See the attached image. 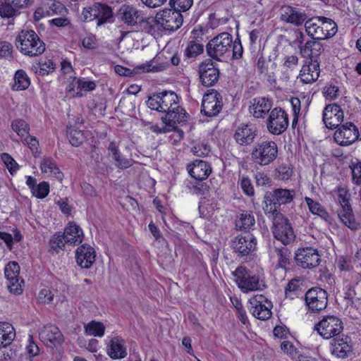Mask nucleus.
I'll return each instance as SVG.
<instances>
[{
    "instance_id": "nucleus-1",
    "label": "nucleus",
    "mask_w": 361,
    "mask_h": 361,
    "mask_svg": "<svg viewBox=\"0 0 361 361\" xmlns=\"http://www.w3.org/2000/svg\"><path fill=\"white\" fill-rule=\"evenodd\" d=\"M149 108L166 113L161 121L168 126L175 128L177 123L187 121L188 114L178 104L179 99L173 91L164 90L148 97L146 102Z\"/></svg>"
},
{
    "instance_id": "nucleus-2",
    "label": "nucleus",
    "mask_w": 361,
    "mask_h": 361,
    "mask_svg": "<svg viewBox=\"0 0 361 361\" xmlns=\"http://www.w3.org/2000/svg\"><path fill=\"white\" fill-rule=\"evenodd\" d=\"M15 45L23 55L36 57L42 55L46 46L44 41L33 30H22L15 39Z\"/></svg>"
},
{
    "instance_id": "nucleus-3",
    "label": "nucleus",
    "mask_w": 361,
    "mask_h": 361,
    "mask_svg": "<svg viewBox=\"0 0 361 361\" xmlns=\"http://www.w3.org/2000/svg\"><path fill=\"white\" fill-rule=\"evenodd\" d=\"M233 37L228 32H221L209 41L206 45L207 55L218 61H226L231 56Z\"/></svg>"
},
{
    "instance_id": "nucleus-4",
    "label": "nucleus",
    "mask_w": 361,
    "mask_h": 361,
    "mask_svg": "<svg viewBox=\"0 0 361 361\" xmlns=\"http://www.w3.org/2000/svg\"><path fill=\"white\" fill-rule=\"evenodd\" d=\"M278 155V147L275 142L263 140L254 145L251 152L252 159L256 164L267 166L272 163Z\"/></svg>"
},
{
    "instance_id": "nucleus-5",
    "label": "nucleus",
    "mask_w": 361,
    "mask_h": 361,
    "mask_svg": "<svg viewBox=\"0 0 361 361\" xmlns=\"http://www.w3.org/2000/svg\"><path fill=\"white\" fill-rule=\"evenodd\" d=\"M270 215L272 216V233L274 238L284 245L293 242L295 235L288 219L280 212H273Z\"/></svg>"
},
{
    "instance_id": "nucleus-6",
    "label": "nucleus",
    "mask_w": 361,
    "mask_h": 361,
    "mask_svg": "<svg viewBox=\"0 0 361 361\" xmlns=\"http://www.w3.org/2000/svg\"><path fill=\"white\" fill-rule=\"evenodd\" d=\"M350 194L344 188H338V201L341 205V209L338 211V216L342 223L350 228L356 230L360 224L355 220L352 208L349 204Z\"/></svg>"
},
{
    "instance_id": "nucleus-7",
    "label": "nucleus",
    "mask_w": 361,
    "mask_h": 361,
    "mask_svg": "<svg viewBox=\"0 0 361 361\" xmlns=\"http://www.w3.org/2000/svg\"><path fill=\"white\" fill-rule=\"evenodd\" d=\"M295 196L294 190L277 188L265 195L266 207L264 211L267 214H272L279 212L277 207L291 202Z\"/></svg>"
},
{
    "instance_id": "nucleus-8",
    "label": "nucleus",
    "mask_w": 361,
    "mask_h": 361,
    "mask_svg": "<svg viewBox=\"0 0 361 361\" xmlns=\"http://www.w3.org/2000/svg\"><path fill=\"white\" fill-rule=\"evenodd\" d=\"M155 23L159 29L175 31L182 25L183 16L174 8L165 9L157 13Z\"/></svg>"
},
{
    "instance_id": "nucleus-9",
    "label": "nucleus",
    "mask_w": 361,
    "mask_h": 361,
    "mask_svg": "<svg viewBox=\"0 0 361 361\" xmlns=\"http://www.w3.org/2000/svg\"><path fill=\"white\" fill-rule=\"evenodd\" d=\"M314 329L325 339L331 338L338 335L343 329L342 321L337 317L328 315L324 317Z\"/></svg>"
},
{
    "instance_id": "nucleus-10",
    "label": "nucleus",
    "mask_w": 361,
    "mask_h": 361,
    "mask_svg": "<svg viewBox=\"0 0 361 361\" xmlns=\"http://www.w3.org/2000/svg\"><path fill=\"white\" fill-rule=\"evenodd\" d=\"M305 300L308 310L312 312H319L327 306V293L321 288H310L305 293Z\"/></svg>"
},
{
    "instance_id": "nucleus-11",
    "label": "nucleus",
    "mask_w": 361,
    "mask_h": 361,
    "mask_svg": "<svg viewBox=\"0 0 361 361\" xmlns=\"http://www.w3.org/2000/svg\"><path fill=\"white\" fill-rule=\"evenodd\" d=\"M222 106L221 94L214 90H210L203 96L201 113L207 117L216 116L221 111Z\"/></svg>"
},
{
    "instance_id": "nucleus-12",
    "label": "nucleus",
    "mask_w": 361,
    "mask_h": 361,
    "mask_svg": "<svg viewBox=\"0 0 361 361\" xmlns=\"http://www.w3.org/2000/svg\"><path fill=\"white\" fill-rule=\"evenodd\" d=\"M233 274L235 277L236 283L243 292L261 290L259 277L250 275L245 267H238Z\"/></svg>"
},
{
    "instance_id": "nucleus-13",
    "label": "nucleus",
    "mask_w": 361,
    "mask_h": 361,
    "mask_svg": "<svg viewBox=\"0 0 361 361\" xmlns=\"http://www.w3.org/2000/svg\"><path fill=\"white\" fill-rule=\"evenodd\" d=\"M295 260L297 265L302 269H313L319 264L321 257L317 250L307 247L296 251Z\"/></svg>"
},
{
    "instance_id": "nucleus-14",
    "label": "nucleus",
    "mask_w": 361,
    "mask_h": 361,
    "mask_svg": "<svg viewBox=\"0 0 361 361\" xmlns=\"http://www.w3.org/2000/svg\"><path fill=\"white\" fill-rule=\"evenodd\" d=\"M250 311L252 315L260 320H266L271 316V304L262 295H256L249 300Z\"/></svg>"
},
{
    "instance_id": "nucleus-15",
    "label": "nucleus",
    "mask_w": 361,
    "mask_h": 361,
    "mask_svg": "<svg viewBox=\"0 0 361 361\" xmlns=\"http://www.w3.org/2000/svg\"><path fill=\"white\" fill-rule=\"evenodd\" d=\"M68 13V9L61 2L56 0H44L40 6L37 8L34 16L36 19H40L54 15L66 16Z\"/></svg>"
},
{
    "instance_id": "nucleus-16",
    "label": "nucleus",
    "mask_w": 361,
    "mask_h": 361,
    "mask_svg": "<svg viewBox=\"0 0 361 361\" xmlns=\"http://www.w3.org/2000/svg\"><path fill=\"white\" fill-rule=\"evenodd\" d=\"M359 135V130L355 124L348 122L340 126L336 130L334 138L339 145L347 146L357 140Z\"/></svg>"
},
{
    "instance_id": "nucleus-17",
    "label": "nucleus",
    "mask_w": 361,
    "mask_h": 361,
    "mask_svg": "<svg viewBox=\"0 0 361 361\" xmlns=\"http://www.w3.org/2000/svg\"><path fill=\"white\" fill-rule=\"evenodd\" d=\"M288 126V116L281 108L274 109L269 116L267 128L274 135H280L284 132Z\"/></svg>"
},
{
    "instance_id": "nucleus-18",
    "label": "nucleus",
    "mask_w": 361,
    "mask_h": 361,
    "mask_svg": "<svg viewBox=\"0 0 361 361\" xmlns=\"http://www.w3.org/2000/svg\"><path fill=\"white\" fill-rule=\"evenodd\" d=\"M198 73L201 83L205 87L213 86L219 78V70L211 59L200 64Z\"/></svg>"
},
{
    "instance_id": "nucleus-19",
    "label": "nucleus",
    "mask_w": 361,
    "mask_h": 361,
    "mask_svg": "<svg viewBox=\"0 0 361 361\" xmlns=\"http://www.w3.org/2000/svg\"><path fill=\"white\" fill-rule=\"evenodd\" d=\"M257 240L250 233L238 235L232 241L233 251L240 257L252 254L255 250Z\"/></svg>"
},
{
    "instance_id": "nucleus-20",
    "label": "nucleus",
    "mask_w": 361,
    "mask_h": 361,
    "mask_svg": "<svg viewBox=\"0 0 361 361\" xmlns=\"http://www.w3.org/2000/svg\"><path fill=\"white\" fill-rule=\"evenodd\" d=\"M118 18L128 27H135L144 22V16L141 11L130 5H123L118 11Z\"/></svg>"
},
{
    "instance_id": "nucleus-21",
    "label": "nucleus",
    "mask_w": 361,
    "mask_h": 361,
    "mask_svg": "<svg viewBox=\"0 0 361 361\" xmlns=\"http://www.w3.org/2000/svg\"><path fill=\"white\" fill-rule=\"evenodd\" d=\"M343 121V111L336 104L326 105L323 111V121L326 128L334 129L340 126Z\"/></svg>"
},
{
    "instance_id": "nucleus-22",
    "label": "nucleus",
    "mask_w": 361,
    "mask_h": 361,
    "mask_svg": "<svg viewBox=\"0 0 361 361\" xmlns=\"http://www.w3.org/2000/svg\"><path fill=\"white\" fill-rule=\"evenodd\" d=\"M40 341L49 347L59 345L63 341V336L60 329L54 324L44 326L39 333Z\"/></svg>"
},
{
    "instance_id": "nucleus-23",
    "label": "nucleus",
    "mask_w": 361,
    "mask_h": 361,
    "mask_svg": "<svg viewBox=\"0 0 361 361\" xmlns=\"http://www.w3.org/2000/svg\"><path fill=\"white\" fill-rule=\"evenodd\" d=\"M39 169L43 176L47 178H54L60 182L64 178L56 160L51 157H44L40 161Z\"/></svg>"
},
{
    "instance_id": "nucleus-24",
    "label": "nucleus",
    "mask_w": 361,
    "mask_h": 361,
    "mask_svg": "<svg viewBox=\"0 0 361 361\" xmlns=\"http://www.w3.org/2000/svg\"><path fill=\"white\" fill-rule=\"evenodd\" d=\"M307 18L306 13L297 8L283 6L281 8V19L294 25H301L304 22L305 23Z\"/></svg>"
},
{
    "instance_id": "nucleus-25",
    "label": "nucleus",
    "mask_w": 361,
    "mask_h": 361,
    "mask_svg": "<svg viewBox=\"0 0 361 361\" xmlns=\"http://www.w3.org/2000/svg\"><path fill=\"white\" fill-rule=\"evenodd\" d=\"M272 101L268 98L255 97L250 102V113L257 118H264L272 107Z\"/></svg>"
},
{
    "instance_id": "nucleus-26",
    "label": "nucleus",
    "mask_w": 361,
    "mask_h": 361,
    "mask_svg": "<svg viewBox=\"0 0 361 361\" xmlns=\"http://www.w3.org/2000/svg\"><path fill=\"white\" fill-rule=\"evenodd\" d=\"M187 170L192 178L197 180H203L211 173L212 167L207 161L196 159L187 166Z\"/></svg>"
},
{
    "instance_id": "nucleus-27",
    "label": "nucleus",
    "mask_w": 361,
    "mask_h": 361,
    "mask_svg": "<svg viewBox=\"0 0 361 361\" xmlns=\"http://www.w3.org/2000/svg\"><path fill=\"white\" fill-rule=\"evenodd\" d=\"M94 20H97V26L99 27L106 23L112 22L113 11L111 8L104 4L94 3L92 7Z\"/></svg>"
},
{
    "instance_id": "nucleus-28",
    "label": "nucleus",
    "mask_w": 361,
    "mask_h": 361,
    "mask_svg": "<svg viewBox=\"0 0 361 361\" xmlns=\"http://www.w3.org/2000/svg\"><path fill=\"white\" fill-rule=\"evenodd\" d=\"M25 183L30 190L32 195L37 199H44L48 196L50 192V185L47 181L37 183V180L32 176H26Z\"/></svg>"
},
{
    "instance_id": "nucleus-29",
    "label": "nucleus",
    "mask_w": 361,
    "mask_h": 361,
    "mask_svg": "<svg viewBox=\"0 0 361 361\" xmlns=\"http://www.w3.org/2000/svg\"><path fill=\"white\" fill-rule=\"evenodd\" d=\"M332 354L339 358H345L353 353L351 339L348 336L332 340Z\"/></svg>"
},
{
    "instance_id": "nucleus-30",
    "label": "nucleus",
    "mask_w": 361,
    "mask_h": 361,
    "mask_svg": "<svg viewBox=\"0 0 361 361\" xmlns=\"http://www.w3.org/2000/svg\"><path fill=\"white\" fill-rule=\"evenodd\" d=\"M320 73L319 65L317 61H311L305 64L300 72V78L303 83H312L315 82Z\"/></svg>"
},
{
    "instance_id": "nucleus-31",
    "label": "nucleus",
    "mask_w": 361,
    "mask_h": 361,
    "mask_svg": "<svg viewBox=\"0 0 361 361\" xmlns=\"http://www.w3.org/2000/svg\"><path fill=\"white\" fill-rule=\"evenodd\" d=\"M125 344V341L122 338L119 336L112 338L107 346V353L109 357L114 360L124 358L127 355Z\"/></svg>"
},
{
    "instance_id": "nucleus-32",
    "label": "nucleus",
    "mask_w": 361,
    "mask_h": 361,
    "mask_svg": "<svg viewBox=\"0 0 361 361\" xmlns=\"http://www.w3.org/2000/svg\"><path fill=\"white\" fill-rule=\"evenodd\" d=\"M256 130L254 127L243 125L238 127L234 134L236 142L240 145H250L256 137Z\"/></svg>"
},
{
    "instance_id": "nucleus-33",
    "label": "nucleus",
    "mask_w": 361,
    "mask_h": 361,
    "mask_svg": "<svg viewBox=\"0 0 361 361\" xmlns=\"http://www.w3.org/2000/svg\"><path fill=\"white\" fill-rule=\"evenodd\" d=\"M63 235L66 238V243L74 245L82 243L84 238L82 230L75 222H69L66 225Z\"/></svg>"
},
{
    "instance_id": "nucleus-34",
    "label": "nucleus",
    "mask_w": 361,
    "mask_h": 361,
    "mask_svg": "<svg viewBox=\"0 0 361 361\" xmlns=\"http://www.w3.org/2000/svg\"><path fill=\"white\" fill-rule=\"evenodd\" d=\"M321 39H312L305 42L303 47H300V54L304 57H308L311 61H317V58L324 50Z\"/></svg>"
},
{
    "instance_id": "nucleus-35",
    "label": "nucleus",
    "mask_w": 361,
    "mask_h": 361,
    "mask_svg": "<svg viewBox=\"0 0 361 361\" xmlns=\"http://www.w3.org/2000/svg\"><path fill=\"white\" fill-rule=\"evenodd\" d=\"M269 253L271 259H277L279 267L285 268L289 264L290 252L287 247L274 243L269 245Z\"/></svg>"
},
{
    "instance_id": "nucleus-36",
    "label": "nucleus",
    "mask_w": 361,
    "mask_h": 361,
    "mask_svg": "<svg viewBox=\"0 0 361 361\" xmlns=\"http://www.w3.org/2000/svg\"><path fill=\"white\" fill-rule=\"evenodd\" d=\"M321 16H315L307 19L305 23V28L307 35L313 39H324V35L322 32Z\"/></svg>"
},
{
    "instance_id": "nucleus-37",
    "label": "nucleus",
    "mask_w": 361,
    "mask_h": 361,
    "mask_svg": "<svg viewBox=\"0 0 361 361\" xmlns=\"http://www.w3.org/2000/svg\"><path fill=\"white\" fill-rule=\"evenodd\" d=\"M66 90L73 97H82L84 92L90 91V81L73 78L68 84Z\"/></svg>"
},
{
    "instance_id": "nucleus-38",
    "label": "nucleus",
    "mask_w": 361,
    "mask_h": 361,
    "mask_svg": "<svg viewBox=\"0 0 361 361\" xmlns=\"http://www.w3.org/2000/svg\"><path fill=\"white\" fill-rule=\"evenodd\" d=\"M31 81L27 73L23 69L17 70L13 76V82L11 84L13 91H22L27 90L30 85Z\"/></svg>"
},
{
    "instance_id": "nucleus-39",
    "label": "nucleus",
    "mask_w": 361,
    "mask_h": 361,
    "mask_svg": "<svg viewBox=\"0 0 361 361\" xmlns=\"http://www.w3.org/2000/svg\"><path fill=\"white\" fill-rule=\"evenodd\" d=\"M56 63L50 59H41L38 62L32 65L31 69L37 75L41 76L48 75L56 70Z\"/></svg>"
},
{
    "instance_id": "nucleus-40",
    "label": "nucleus",
    "mask_w": 361,
    "mask_h": 361,
    "mask_svg": "<svg viewBox=\"0 0 361 361\" xmlns=\"http://www.w3.org/2000/svg\"><path fill=\"white\" fill-rule=\"evenodd\" d=\"M16 337L13 326L9 323H0V349L9 345Z\"/></svg>"
},
{
    "instance_id": "nucleus-41",
    "label": "nucleus",
    "mask_w": 361,
    "mask_h": 361,
    "mask_svg": "<svg viewBox=\"0 0 361 361\" xmlns=\"http://www.w3.org/2000/svg\"><path fill=\"white\" fill-rule=\"evenodd\" d=\"M76 262L81 268L90 267V245L83 244L76 250Z\"/></svg>"
},
{
    "instance_id": "nucleus-42",
    "label": "nucleus",
    "mask_w": 361,
    "mask_h": 361,
    "mask_svg": "<svg viewBox=\"0 0 361 361\" xmlns=\"http://www.w3.org/2000/svg\"><path fill=\"white\" fill-rule=\"evenodd\" d=\"M255 224L254 216L251 213L240 214L235 220V226L240 230H250Z\"/></svg>"
},
{
    "instance_id": "nucleus-43",
    "label": "nucleus",
    "mask_w": 361,
    "mask_h": 361,
    "mask_svg": "<svg viewBox=\"0 0 361 361\" xmlns=\"http://www.w3.org/2000/svg\"><path fill=\"white\" fill-rule=\"evenodd\" d=\"M11 127L12 130L21 138L30 133V125L23 118H15L12 121Z\"/></svg>"
},
{
    "instance_id": "nucleus-44",
    "label": "nucleus",
    "mask_w": 361,
    "mask_h": 361,
    "mask_svg": "<svg viewBox=\"0 0 361 361\" xmlns=\"http://www.w3.org/2000/svg\"><path fill=\"white\" fill-rule=\"evenodd\" d=\"M310 211L313 214L319 216L321 218L327 220L329 217L328 212L318 202L314 201L312 198L306 197L305 198Z\"/></svg>"
},
{
    "instance_id": "nucleus-45",
    "label": "nucleus",
    "mask_w": 361,
    "mask_h": 361,
    "mask_svg": "<svg viewBox=\"0 0 361 361\" xmlns=\"http://www.w3.org/2000/svg\"><path fill=\"white\" fill-rule=\"evenodd\" d=\"M322 23L321 29L324 39L334 36L337 32V25L336 23L331 18L321 16Z\"/></svg>"
},
{
    "instance_id": "nucleus-46",
    "label": "nucleus",
    "mask_w": 361,
    "mask_h": 361,
    "mask_svg": "<svg viewBox=\"0 0 361 361\" xmlns=\"http://www.w3.org/2000/svg\"><path fill=\"white\" fill-rule=\"evenodd\" d=\"M68 137L70 143L75 147L82 145L87 140L86 133L84 130L75 128H69Z\"/></svg>"
},
{
    "instance_id": "nucleus-47",
    "label": "nucleus",
    "mask_w": 361,
    "mask_h": 361,
    "mask_svg": "<svg viewBox=\"0 0 361 361\" xmlns=\"http://www.w3.org/2000/svg\"><path fill=\"white\" fill-rule=\"evenodd\" d=\"M21 142L30 149L35 157L39 156L41 150L39 149V140L36 137L28 134L24 138H21Z\"/></svg>"
},
{
    "instance_id": "nucleus-48",
    "label": "nucleus",
    "mask_w": 361,
    "mask_h": 361,
    "mask_svg": "<svg viewBox=\"0 0 361 361\" xmlns=\"http://www.w3.org/2000/svg\"><path fill=\"white\" fill-rule=\"evenodd\" d=\"M4 275L6 280H14L15 279H20L19 264L14 261L9 262L5 266Z\"/></svg>"
},
{
    "instance_id": "nucleus-49",
    "label": "nucleus",
    "mask_w": 361,
    "mask_h": 361,
    "mask_svg": "<svg viewBox=\"0 0 361 361\" xmlns=\"http://www.w3.org/2000/svg\"><path fill=\"white\" fill-rule=\"evenodd\" d=\"M66 238L63 233L60 232L54 233L49 240V247L51 250L58 252L62 250L65 246Z\"/></svg>"
},
{
    "instance_id": "nucleus-50",
    "label": "nucleus",
    "mask_w": 361,
    "mask_h": 361,
    "mask_svg": "<svg viewBox=\"0 0 361 361\" xmlns=\"http://www.w3.org/2000/svg\"><path fill=\"white\" fill-rule=\"evenodd\" d=\"M1 159L11 175H13L18 171V164L8 153L3 152L1 154Z\"/></svg>"
},
{
    "instance_id": "nucleus-51",
    "label": "nucleus",
    "mask_w": 361,
    "mask_h": 361,
    "mask_svg": "<svg viewBox=\"0 0 361 361\" xmlns=\"http://www.w3.org/2000/svg\"><path fill=\"white\" fill-rule=\"evenodd\" d=\"M17 13V10L7 0H0V16L1 18H12Z\"/></svg>"
},
{
    "instance_id": "nucleus-52",
    "label": "nucleus",
    "mask_w": 361,
    "mask_h": 361,
    "mask_svg": "<svg viewBox=\"0 0 361 361\" xmlns=\"http://www.w3.org/2000/svg\"><path fill=\"white\" fill-rule=\"evenodd\" d=\"M54 298V290L49 287L42 288L37 295V301L42 304H50Z\"/></svg>"
},
{
    "instance_id": "nucleus-53",
    "label": "nucleus",
    "mask_w": 361,
    "mask_h": 361,
    "mask_svg": "<svg viewBox=\"0 0 361 361\" xmlns=\"http://www.w3.org/2000/svg\"><path fill=\"white\" fill-rule=\"evenodd\" d=\"M300 292V281L296 279L290 280L285 288V294L286 298L291 299L298 296Z\"/></svg>"
},
{
    "instance_id": "nucleus-54",
    "label": "nucleus",
    "mask_w": 361,
    "mask_h": 361,
    "mask_svg": "<svg viewBox=\"0 0 361 361\" xmlns=\"http://www.w3.org/2000/svg\"><path fill=\"white\" fill-rule=\"evenodd\" d=\"M203 45L196 43L195 42H190L185 49V55L188 58H195L203 52Z\"/></svg>"
},
{
    "instance_id": "nucleus-55",
    "label": "nucleus",
    "mask_w": 361,
    "mask_h": 361,
    "mask_svg": "<svg viewBox=\"0 0 361 361\" xmlns=\"http://www.w3.org/2000/svg\"><path fill=\"white\" fill-rule=\"evenodd\" d=\"M7 286L10 293L15 295H20L23 293V279L21 278L15 279L14 280H7Z\"/></svg>"
},
{
    "instance_id": "nucleus-56",
    "label": "nucleus",
    "mask_w": 361,
    "mask_h": 361,
    "mask_svg": "<svg viewBox=\"0 0 361 361\" xmlns=\"http://www.w3.org/2000/svg\"><path fill=\"white\" fill-rule=\"evenodd\" d=\"M13 47L11 43L6 41H0V58L11 60L13 56Z\"/></svg>"
},
{
    "instance_id": "nucleus-57",
    "label": "nucleus",
    "mask_w": 361,
    "mask_h": 361,
    "mask_svg": "<svg viewBox=\"0 0 361 361\" xmlns=\"http://www.w3.org/2000/svg\"><path fill=\"white\" fill-rule=\"evenodd\" d=\"M192 3L193 0H170L169 1L170 6L180 13L188 11L192 6Z\"/></svg>"
},
{
    "instance_id": "nucleus-58",
    "label": "nucleus",
    "mask_w": 361,
    "mask_h": 361,
    "mask_svg": "<svg viewBox=\"0 0 361 361\" xmlns=\"http://www.w3.org/2000/svg\"><path fill=\"white\" fill-rule=\"evenodd\" d=\"M106 326L101 322L92 320V336L102 338L104 335Z\"/></svg>"
},
{
    "instance_id": "nucleus-59",
    "label": "nucleus",
    "mask_w": 361,
    "mask_h": 361,
    "mask_svg": "<svg viewBox=\"0 0 361 361\" xmlns=\"http://www.w3.org/2000/svg\"><path fill=\"white\" fill-rule=\"evenodd\" d=\"M339 89L337 86L329 85L324 87V94L328 99H335L338 96Z\"/></svg>"
},
{
    "instance_id": "nucleus-60",
    "label": "nucleus",
    "mask_w": 361,
    "mask_h": 361,
    "mask_svg": "<svg viewBox=\"0 0 361 361\" xmlns=\"http://www.w3.org/2000/svg\"><path fill=\"white\" fill-rule=\"evenodd\" d=\"M28 343L26 345V351L30 357H34L39 354V347L38 345L34 342L33 337L32 335H29L28 336Z\"/></svg>"
},
{
    "instance_id": "nucleus-61",
    "label": "nucleus",
    "mask_w": 361,
    "mask_h": 361,
    "mask_svg": "<svg viewBox=\"0 0 361 361\" xmlns=\"http://www.w3.org/2000/svg\"><path fill=\"white\" fill-rule=\"evenodd\" d=\"M231 59H238L242 57L243 49L240 41H233Z\"/></svg>"
},
{
    "instance_id": "nucleus-62",
    "label": "nucleus",
    "mask_w": 361,
    "mask_h": 361,
    "mask_svg": "<svg viewBox=\"0 0 361 361\" xmlns=\"http://www.w3.org/2000/svg\"><path fill=\"white\" fill-rule=\"evenodd\" d=\"M240 185L245 195L248 196H252L254 195V188L251 180L248 178L243 177L241 180Z\"/></svg>"
},
{
    "instance_id": "nucleus-63",
    "label": "nucleus",
    "mask_w": 361,
    "mask_h": 361,
    "mask_svg": "<svg viewBox=\"0 0 361 361\" xmlns=\"http://www.w3.org/2000/svg\"><path fill=\"white\" fill-rule=\"evenodd\" d=\"M114 160L115 161V165L121 169H128L133 164L132 160L123 157L121 154L118 155V157H115Z\"/></svg>"
},
{
    "instance_id": "nucleus-64",
    "label": "nucleus",
    "mask_w": 361,
    "mask_h": 361,
    "mask_svg": "<svg viewBox=\"0 0 361 361\" xmlns=\"http://www.w3.org/2000/svg\"><path fill=\"white\" fill-rule=\"evenodd\" d=\"M353 181L357 184H361V162H359L352 167Z\"/></svg>"
}]
</instances>
